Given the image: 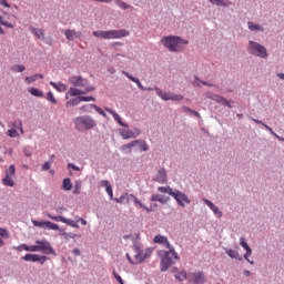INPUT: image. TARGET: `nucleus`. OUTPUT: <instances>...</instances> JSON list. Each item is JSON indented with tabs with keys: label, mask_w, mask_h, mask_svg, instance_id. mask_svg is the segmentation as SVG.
I'll return each instance as SVG.
<instances>
[{
	"label": "nucleus",
	"mask_w": 284,
	"mask_h": 284,
	"mask_svg": "<svg viewBox=\"0 0 284 284\" xmlns=\"http://www.w3.org/2000/svg\"><path fill=\"white\" fill-rule=\"evenodd\" d=\"M209 99H212V101H215L216 103H221V105H225L226 108H232V101L225 100V98L219 94H210Z\"/></svg>",
	"instance_id": "f3484780"
},
{
	"label": "nucleus",
	"mask_w": 284,
	"mask_h": 284,
	"mask_svg": "<svg viewBox=\"0 0 284 284\" xmlns=\"http://www.w3.org/2000/svg\"><path fill=\"white\" fill-rule=\"evenodd\" d=\"M162 45L168 48L170 52H181L183 50V45H187L190 41L184 40L179 36H166L161 39Z\"/></svg>",
	"instance_id": "7ed1b4c3"
},
{
	"label": "nucleus",
	"mask_w": 284,
	"mask_h": 284,
	"mask_svg": "<svg viewBox=\"0 0 284 284\" xmlns=\"http://www.w3.org/2000/svg\"><path fill=\"white\" fill-rule=\"evenodd\" d=\"M248 52L254 57H261V59H267V49L258 42L252 40L248 41Z\"/></svg>",
	"instance_id": "0eeeda50"
},
{
	"label": "nucleus",
	"mask_w": 284,
	"mask_h": 284,
	"mask_svg": "<svg viewBox=\"0 0 284 284\" xmlns=\"http://www.w3.org/2000/svg\"><path fill=\"white\" fill-rule=\"evenodd\" d=\"M122 73L124 74V77L130 79V81H132L133 83L136 81V78H134L132 74L128 73L126 71H123Z\"/></svg>",
	"instance_id": "0e129e2a"
},
{
	"label": "nucleus",
	"mask_w": 284,
	"mask_h": 284,
	"mask_svg": "<svg viewBox=\"0 0 284 284\" xmlns=\"http://www.w3.org/2000/svg\"><path fill=\"white\" fill-rule=\"evenodd\" d=\"M0 24L1 26H4L6 28H14V24L8 22V21H4L2 17H0Z\"/></svg>",
	"instance_id": "6e6d98bb"
},
{
	"label": "nucleus",
	"mask_w": 284,
	"mask_h": 284,
	"mask_svg": "<svg viewBox=\"0 0 284 284\" xmlns=\"http://www.w3.org/2000/svg\"><path fill=\"white\" fill-rule=\"evenodd\" d=\"M0 236L2 239H10V232H8V230L0 227Z\"/></svg>",
	"instance_id": "603ef678"
},
{
	"label": "nucleus",
	"mask_w": 284,
	"mask_h": 284,
	"mask_svg": "<svg viewBox=\"0 0 284 284\" xmlns=\"http://www.w3.org/2000/svg\"><path fill=\"white\" fill-rule=\"evenodd\" d=\"M32 247L33 245L21 244L18 247H16V250H18V252H21L23 250L24 252H32Z\"/></svg>",
	"instance_id": "58836bf2"
},
{
	"label": "nucleus",
	"mask_w": 284,
	"mask_h": 284,
	"mask_svg": "<svg viewBox=\"0 0 284 284\" xmlns=\"http://www.w3.org/2000/svg\"><path fill=\"white\" fill-rule=\"evenodd\" d=\"M68 41H74V39H81L83 33L81 31H77L74 29H67L63 31Z\"/></svg>",
	"instance_id": "2eb2a0df"
},
{
	"label": "nucleus",
	"mask_w": 284,
	"mask_h": 284,
	"mask_svg": "<svg viewBox=\"0 0 284 284\" xmlns=\"http://www.w3.org/2000/svg\"><path fill=\"white\" fill-rule=\"evenodd\" d=\"M154 243H159L160 245H165L166 250H160L158 251V256L161 258L160 265H161V272H168L175 261H179V253H176V250H174V246H171L170 241L168 240V236L165 235H155L153 239Z\"/></svg>",
	"instance_id": "f257e3e1"
},
{
	"label": "nucleus",
	"mask_w": 284,
	"mask_h": 284,
	"mask_svg": "<svg viewBox=\"0 0 284 284\" xmlns=\"http://www.w3.org/2000/svg\"><path fill=\"white\" fill-rule=\"evenodd\" d=\"M122 73L124 74V77L130 79V81H132L133 83L136 81V78H134L132 74L128 73L126 71H123Z\"/></svg>",
	"instance_id": "680f3d73"
},
{
	"label": "nucleus",
	"mask_w": 284,
	"mask_h": 284,
	"mask_svg": "<svg viewBox=\"0 0 284 284\" xmlns=\"http://www.w3.org/2000/svg\"><path fill=\"white\" fill-rule=\"evenodd\" d=\"M3 185L7 187H14V180L10 176V173H7L6 178L2 180Z\"/></svg>",
	"instance_id": "c85d7f7f"
},
{
	"label": "nucleus",
	"mask_w": 284,
	"mask_h": 284,
	"mask_svg": "<svg viewBox=\"0 0 284 284\" xmlns=\"http://www.w3.org/2000/svg\"><path fill=\"white\" fill-rule=\"evenodd\" d=\"M116 6L119 8H121V10H129V8H132L131 6H128V3L121 1V0H116Z\"/></svg>",
	"instance_id": "49530a36"
},
{
	"label": "nucleus",
	"mask_w": 284,
	"mask_h": 284,
	"mask_svg": "<svg viewBox=\"0 0 284 284\" xmlns=\"http://www.w3.org/2000/svg\"><path fill=\"white\" fill-rule=\"evenodd\" d=\"M69 83H71V85L73 88H85V85H88V81L85 79L81 78V75L70 77Z\"/></svg>",
	"instance_id": "4468645a"
},
{
	"label": "nucleus",
	"mask_w": 284,
	"mask_h": 284,
	"mask_svg": "<svg viewBox=\"0 0 284 284\" xmlns=\"http://www.w3.org/2000/svg\"><path fill=\"white\" fill-rule=\"evenodd\" d=\"M182 110H183V112H189L190 114H193L194 116H201V113H199L197 111H194L187 106H183Z\"/></svg>",
	"instance_id": "de8ad7c7"
},
{
	"label": "nucleus",
	"mask_w": 284,
	"mask_h": 284,
	"mask_svg": "<svg viewBox=\"0 0 284 284\" xmlns=\"http://www.w3.org/2000/svg\"><path fill=\"white\" fill-rule=\"evenodd\" d=\"M132 148H136V142L132 141L131 143L124 144L121 146V150L125 154H130L132 152Z\"/></svg>",
	"instance_id": "bb28decb"
},
{
	"label": "nucleus",
	"mask_w": 284,
	"mask_h": 284,
	"mask_svg": "<svg viewBox=\"0 0 284 284\" xmlns=\"http://www.w3.org/2000/svg\"><path fill=\"white\" fill-rule=\"evenodd\" d=\"M37 79H43V74L38 73V74L27 77L24 79V82L27 83V85H30V84L34 83V81H37Z\"/></svg>",
	"instance_id": "a878e982"
},
{
	"label": "nucleus",
	"mask_w": 284,
	"mask_h": 284,
	"mask_svg": "<svg viewBox=\"0 0 284 284\" xmlns=\"http://www.w3.org/2000/svg\"><path fill=\"white\" fill-rule=\"evenodd\" d=\"M48 217L51 219V221H55L57 223H65V225H69L70 227H75V230H79V224L73 220L65 219L61 215H52V214H48Z\"/></svg>",
	"instance_id": "9b49d317"
},
{
	"label": "nucleus",
	"mask_w": 284,
	"mask_h": 284,
	"mask_svg": "<svg viewBox=\"0 0 284 284\" xmlns=\"http://www.w3.org/2000/svg\"><path fill=\"white\" fill-rule=\"evenodd\" d=\"M47 100H49L50 103L57 104V98H54V94L52 93V91L48 92Z\"/></svg>",
	"instance_id": "3c124183"
},
{
	"label": "nucleus",
	"mask_w": 284,
	"mask_h": 284,
	"mask_svg": "<svg viewBox=\"0 0 284 284\" xmlns=\"http://www.w3.org/2000/svg\"><path fill=\"white\" fill-rule=\"evenodd\" d=\"M133 83H136L138 88H140V90H149L152 91V88L145 89L143 88V84H141V80L135 79V81Z\"/></svg>",
	"instance_id": "13d9d810"
},
{
	"label": "nucleus",
	"mask_w": 284,
	"mask_h": 284,
	"mask_svg": "<svg viewBox=\"0 0 284 284\" xmlns=\"http://www.w3.org/2000/svg\"><path fill=\"white\" fill-rule=\"evenodd\" d=\"M79 103H81V98L80 95H78V98L71 99L69 100L65 105L67 108H74V105H79Z\"/></svg>",
	"instance_id": "72a5a7b5"
},
{
	"label": "nucleus",
	"mask_w": 284,
	"mask_h": 284,
	"mask_svg": "<svg viewBox=\"0 0 284 284\" xmlns=\"http://www.w3.org/2000/svg\"><path fill=\"white\" fill-rule=\"evenodd\" d=\"M28 92H30L32 97H38V98L43 97V91H41L37 88H29Z\"/></svg>",
	"instance_id": "c9c22d12"
},
{
	"label": "nucleus",
	"mask_w": 284,
	"mask_h": 284,
	"mask_svg": "<svg viewBox=\"0 0 284 284\" xmlns=\"http://www.w3.org/2000/svg\"><path fill=\"white\" fill-rule=\"evenodd\" d=\"M133 143H136V146L141 150V152H148L150 150V146L143 140H135Z\"/></svg>",
	"instance_id": "393cba45"
},
{
	"label": "nucleus",
	"mask_w": 284,
	"mask_h": 284,
	"mask_svg": "<svg viewBox=\"0 0 284 284\" xmlns=\"http://www.w3.org/2000/svg\"><path fill=\"white\" fill-rule=\"evenodd\" d=\"M93 37L97 39H123V37H130V32L125 29L109 30V31H93Z\"/></svg>",
	"instance_id": "423d86ee"
},
{
	"label": "nucleus",
	"mask_w": 284,
	"mask_h": 284,
	"mask_svg": "<svg viewBox=\"0 0 284 284\" xmlns=\"http://www.w3.org/2000/svg\"><path fill=\"white\" fill-rule=\"evenodd\" d=\"M120 134L122 139L128 140V139H136L139 134H141V131L136 129L135 131H130L125 129H120Z\"/></svg>",
	"instance_id": "dca6fc26"
},
{
	"label": "nucleus",
	"mask_w": 284,
	"mask_h": 284,
	"mask_svg": "<svg viewBox=\"0 0 284 284\" xmlns=\"http://www.w3.org/2000/svg\"><path fill=\"white\" fill-rule=\"evenodd\" d=\"M0 6H3L4 8H10V3H8V0H0Z\"/></svg>",
	"instance_id": "338daca9"
},
{
	"label": "nucleus",
	"mask_w": 284,
	"mask_h": 284,
	"mask_svg": "<svg viewBox=\"0 0 284 284\" xmlns=\"http://www.w3.org/2000/svg\"><path fill=\"white\" fill-rule=\"evenodd\" d=\"M158 192H161L162 194H169L170 196H173L174 190L170 186H159Z\"/></svg>",
	"instance_id": "7c9ffc66"
},
{
	"label": "nucleus",
	"mask_w": 284,
	"mask_h": 284,
	"mask_svg": "<svg viewBox=\"0 0 284 284\" xmlns=\"http://www.w3.org/2000/svg\"><path fill=\"white\" fill-rule=\"evenodd\" d=\"M172 196L181 207H185V205H189L190 203V197H187V195H185L183 192L173 191Z\"/></svg>",
	"instance_id": "f8f14e48"
},
{
	"label": "nucleus",
	"mask_w": 284,
	"mask_h": 284,
	"mask_svg": "<svg viewBox=\"0 0 284 284\" xmlns=\"http://www.w3.org/2000/svg\"><path fill=\"white\" fill-rule=\"evenodd\" d=\"M210 3H212V6H217L221 8H230V6H232V1H227V0H209Z\"/></svg>",
	"instance_id": "4be33fe9"
},
{
	"label": "nucleus",
	"mask_w": 284,
	"mask_h": 284,
	"mask_svg": "<svg viewBox=\"0 0 284 284\" xmlns=\"http://www.w3.org/2000/svg\"><path fill=\"white\" fill-rule=\"evenodd\" d=\"M248 30H251L252 32H263V27H261V24H255L254 22H248Z\"/></svg>",
	"instance_id": "c756f323"
},
{
	"label": "nucleus",
	"mask_w": 284,
	"mask_h": 284,
	"mask_svg": "<svg viewBox=\"0 0 284 284\" xmlns=\"http://www.w3.org/2000/svg\"><path fill=\"white\" fill-rule=\"evenodd\" d=\"M155 92L162 101H183V95L173 92H163L161 89L156 88Z\"/></svg>",
	"instance_id": "1a4fd4ad"
},
{
	"label": "nucleus",
	"mask_w": 284,
	"mask_h": 284,
	"mask_svg": "<svg viewBox=\"0 0 284 284\" xmlns=\"http://www.w3.org/2000/svg\"><path fill=\"white\" fill-rule=\"evenodd\" d=\"M12 72H23L26 71V67L21 65V64H16L11 68Z\"/></svg>",
	"instance_id": "8fccbe9b"
},
{
	"label": "nucleus",
	"mask_w": 284,
	"mask_h": 284,
	"mask_svg": "<svg viewBox=\"0 0 284 284\" xmlns=\"http://www.w3.org/2000/svg\"><path fill=\"white\" fill-rule=\"evenodd\" d=\"M105 112H109V114H112L113 119L116 121V123H119V125H121L122 128H128V124L123 122V120L121 119V115H119V113H116L114 110L105 108Z\"/></svg>",
	"instance_id": "412c9836"
},
{
	"label": "nucleus",
	"mask_w": 284,
	"mask_h": 284,
	"mask_svg": "<svg viewBox=\"0 0 284 284\" xmlns=\"http://www.w3.org/2000/svg\"><path fill=\"white\" fill-rule=\"evenodd\" d=\"M31 30H32V34H34L36 38L45 39V33H44L43 29L32 28Z\"/></svg>",
	"instance_id": "2f4dec72"
},
{
	"label": "nucleus",
	"mask_w": 284,
	"mask_h": 284,
	"mask_svg": "<svg viewBox=\"0 0 284 284\" xmlns=\"http://www.w3.org/2000/svg\"><path fill=\"white\" fill-rule=\"evenodd\" d=\"M122 73L124 74V77L130 79V81H132L133 83L136 81V78H134L132 74L128 73L126 71H123Z\"/></svg>",
	"instance_id": "e2e57ef3"
},
{
	"label": "nucleus",
	"mask_w": 284,
	"mask_h": 284,
	"mask_svg": "<svg viewBox=\"0 0 284 284\" xmlns=\"http://www.w3.org/2000/svg\"><path fill=\"white\" fill-rule=\"evenodd\" d=\"M11 126L13 128V130H20L21 134H23V123L21 122V120L12 122Z\"/></svg>",
	"instance_id": "e433bc0d"
},
{
	"label": "nucleus",
	"mask_w": 284,
	"mask_h": 284,
	"mask_svg": "<svg viewBox=\"0 0 284 284\" xmlns=\"http://www.w3.org/2000/svg\"><path fill=\"white\" fill-rule=\"evenodd\" d=\"M175 278L178 280V281H187V272H185V271H181L180 273H178L176 275H175Z\"/></svg>",
	"instance_id": "a19ab883"
},
{
	"label": "nucleus",
	"mask_w": 284,
	"mask_h": 284,
	"mask_svg": "<svg viewBox=\"0 0 284 284\" xmlns=\"http://www.w3.org/2000/svg\"><path fill=\"white\" fill-rule=\"evenodd\" d=\"M133 203L134 205H139V207H141L142 210H145V212H152V210L145 206V204H143V202H141V200H139V197L136 196L133 199Z\"/></svg>",
	"instance_id": "f704fd0d"
},
{
	"label": "nucleus",
	"mask_w": 284,
	"mask_h": 284,
	"mask_svg": "<svg viewBox=\"0 0 284 284\" xmlns=\"http://www.w3.org/2000/svg\"><path fill=\"white\" fill-rule=\"evenodd\" d=\"M32 252H41L42 254H55L54 248L50 242L45 240L36 241V245H33Z\"/></svg>",
	"instance_id": "6e6552de"
},
{
	"label": "nucleus",
	"mask_w": 284,
	"mask_h": 284,
	"mask_svg": "<svg viewBox=\"0 0 284 284\" xmlns=\"http://www.w3.org/2000/svg\"><path fill=\"white\" fill-rule=\"evenodd\" d=\"M133 258L130 256V254L126 253V258L131 265H141L144 261H148L150 256H152V252H154L153 248H141V244H134L133 245Z\"/></svg>",
	"instance_id": "f03ea898"
},
{
	"label": "nucleus",
	"mask_w": 284,
	"mask_h": 284,
	"mask_svg": "<svg viewBox=\"0 0 284 284\" xmlns=\"http://www.w3.org/2000/svg\"><path fill=\"white\" fill-rule=\"evenodd\" d=\"M204 203L205 205H207V207H210V210H212V212L215 214V216H217V219H221V216H223V212H221V210H219V206L214 205L212 201L204 200Z\"/></svg>",
	"instance_id": "6ab92c4d"
},
{
	"label": "nucleus",
	"mask_w": 284,
	"mask_h": 284,
	"mask_svg": "<svg viewBox=\"0 0 284 284\" xmlns=\"http://www.w3.org/2000/svg\"><path fill=\"white\" fill-rule=\"evenodd\" d=\"M42 170H44V171L50 170V162H44L42 165Z\"/></svg>",
	"instance_id": "774afa93"
},
{
	"label": "nucleus",
	"mask_w": 284,
	"mask_h": 284,
	"mask_svg": "<svg viewBox=\"0 0 284 284\" xmlns=\"http://www.w3.org/2000/svg\"><path fill=\"white\" fill-rule=\"evenodd\" d=\"M245 250V254H244V258L245 261H247V263H250L251 265H254V261H250V257L252 256V247H247V248H244Z\"/></svg>",
	"instance_id": "4c0bfd02"
},
{
	"label": "nucleus",
	"mask_w": 284,
	"mask_h": 284,
	"mask_svg": "<svg viewBox=\"0 0 284 284\" xmlns=\"http://www.w3.org/2000/svg\"><path fill=\"white\" fill-rule=\"evenodd\" d=\"M189 283L193 284H205V273L202 271L193 272L187 274Z\"/></svg>",
	"instance_id": "9d476101"
},
{
	"label": "nucleus",
	"mask_w": 284,
	"mask_h": 284,
	"mask_svg": "<svg viewBox=\"0 0 284 284\" xmlns=\"http://www.w3.org/2000/svg\"><path fill=\"white\" fill-rule=\"evenodd\" d=\"M73 123L78 132H88V130L97 128V121H94L90 115L78 116L74 119Z\"/></svg>",
	"instance_id": "39448f33"
},
{
	"label": "nucleus",
	"mask_w": 284,
	"mask_h": 284,
	"mask_svg": "<svg viewBox=\"0 0 284 284\" xmlns=\"http://www.w3.org/2000/svg\"><path fill=\"white\" fill-rule=\"evenodd\" d=\"M50 85H52V88H54V90H57V92H67L68 91V85L63 84L62 82H54L51 81Z\"/></svg>",
	"instance_id": "5701e85b"
},
{
	"label": "nucleus",
	"mask_w": 284,
	"mask_h": 284,
	"mask_svg": "<svg viewBox=\"0 0 284 284\" xmlns=\"http://www.w3.org/2000/svg\"><path fill=\"white\" fill-rule=\"evenodd\" d=\"M22 258H23V261H30L31 263H37V261L39 258V254L27 253Z\"/></svg>",
	"instance_id": "473e14b6"
},
{
	"label": "nucleus",
	"mask_w": 284,
	"mask_h": 284,
	"mask_svg": "<svg viewBox=\"0 0 284 284\" xmlns=\"http://www.w3.org/2000/svg\"><path fill=\"white\" fill-rule=\"evenodd\" d=\"M81 187H82V182L77 181L75 184H74L73 194H81Z\"/></svg>",
	"instance_id": "a18cd8bd"
},
{
	"label": "nucleus",
	"mask_w": 284,
	"mask_h": 284,
	"mask_svg": "<svg viewBox=\"0 0 284 284\" xmlns=\"http://www.w3.org/2000/svg\"><path fill=\"white\" fill-rule=\"evenodd\" d=\"M102 186L106 189V194H112V185L108 180L102 181Z\"/></svg>",
	"instance_id": "37998d69"
},
{
	"label": "nucleus",
	"mask_w": 284,
	"mask_h": 284,
	"mask_svg": "<svg viewBox=\"0 0 284 284\" xmlns=\"http://www.w3.org/2000/svg\"><path fill=\"white\" fill-rule=\"evenodd\" d=\"M115 203L123 204L125 203V194H122L120 197L114 199Z\"/></svg>",
	"instance_id": "052dcab7"
},
{
	"label": "nucleus",
	"mask_w": 284,
	"mask_h": 284,
	"mask_svg": "<svg viewBox=\"0 0 284 284\" xmlns=\"http://www.w3.org/2000/svg\"><path fill=\"white\" fill-rule=\"evenodd\" d=\"M16 172H17V169L14 168V164H11L9 169L6 171V175L9 174V176H14Z\"/></svg>",
	"instance_id": "09e8293b"
},
{
	"label": "nucleus",
	"mask_w": 284,
	"mask_h": 284,
	"mask_svg": "<svg viewBox=\"0 0 284 284\" xmlns=\"http://www.w3.org/2000/svg\"><path fill=\"white\" fill-rule=\"evenodd\" d=\"M90 92H94V88L87 87L83 90H81L79 88H70L69 91L65 93V99L68 100V99H70V97H80V103L97 101V99L92 95H89V97L83 95V94H90Z\"/></svg>",
	"instance_id": "20e7f679"
},
{
	"label": "nucleus",
	"mask_w": 284,
	"mask_h": 284,
	"mask_svg": "<svg viewBox=\"0 0 284 284\" xmlns=\"http://www.w3.org/2000/svg\"><path fill=\"white\" fill-rule=\"evenodd\" d=\"M240 245L243 247V250H247L250 245H247V242H245V237H240Z\"/></svg>",
	"instance_id": "4d7b16f0"
},
{
	"label": "nucleus",
	"mask_w": 284,
	"mask_h": 284,
	"mask_svg": "<svg viewBox=\"0 0 284 284\" xmlns=\"http://www.w3.org/2000/svg\"><path fill=\"white\" fill-rule=\"evenodd\" d=\"M105 112H109V114H112L113 119L116 121V123H119V125H121L122 128H128V124L123 122V120L121 119V115H119V113H116L114 110L105 108Z\"/></svg>",
	"instance_id": "aec40b11"
},
{
	"label": "nucleus",
	"mask_w": 284,
	"mask_h": 284,
	"mask_svg": "<svg viewBox=\"0 0 284 284\" xmlns=\"http://www.w3.org/2000/svg\"><path fill=\"white\" fill-rule=\"evenodd\" d=\"M32 224L34 225V227H41L42 230H59V224H54L50 221L32 220Z\"/></svg>",
	"instance_id": "ddd939ff"
},
{
	"label": "nucleus",
	"mask_w": 284,
	"mask_h": 284,
	"mask_svg": "<svg viewBox=\"0 0 284 284\" xmlns=\"http://www.w3.org/2000/svg\"><path fill=\"white\" fill-rule=\"evenodd\" d=\"M151 201H158V203H165V199L163 197V195L160 194H153L151 196Z\"/></svg>",
	"instance_id": "c03bdc74"
},
{
	"label": "nucleus",
	"mask_w": 284,
	"mask_h": 284,
	"mask_svg": "<svg viewBox=\"0 0 284 284\" xmlns=\"http://www.w3.org/2000/svg\"><path fill=\"white\" fill-rule=\"evenodd\" d=\"M8 136L11 139H17V136H19V132H17V129L8 130Z\"/></svg>",
	"instance_id": "864d4df0"
},
{
	"label": "nucleus",
	"mask_w": 284,
	"mask_h": 284,
	"mask_svg": "<svg viewBox=\"0 0 284 284\" xmlns=\"http://www.w3.org/2000/svg\"><path fill=\"white\" fill-rule=\"evenodd\" d=\"M62 190H64V192H70V190H72V180H70V178L63 180Z\"/></svg>",
	"instance_id": "cd10ccee"
},
{
	"label": "nucleus",
	"mask_w": 284,
	"mask_h": 284,
	"mask_svg": "<svg viewBox=\"0 0 284 284\" xmlns=\"http://www.w3.org/2000/svg\"><path fill=\"white\" fill-rule=\"evenodd\" d=\"M97 104H84L80 108L82 112H92Z\"/></svg>",
	"instance_id": "ea45409f"
},
{
	"label": "nucleus",
	"mask_w": 284,
	"mask_h": 284,
	"mask_svg": "<svg viewBox=\"0 0 284 284\" xmlns=\"http://www.w3.org/2000/svg\"><path fill=\"white\" fill-rule=\"evenodd\" d=\"M113 276L118 281V283L124 284L123 278H121V275H119V273H116V271H113Z\"/></svg>",
	"instance_id": "bf43d9fd"
},
{
	"label": "nucleus",
	"mask_w": 284,
	"mask_h": 284,
	"mask_svg": "<svg viewBox=\"0 0 284 284\" xmlns=\"http://www.w3.org/2000/svg\"><path fill=\"white\" fill-rule=\"evenodd\" d=\"M69 168H71V170H74L75 172H79L81 170V168L77 166L75 164L69 163Z\"/></svg>",
	"instance_id": "69168bd1"
},
{
	"label": "nucleus",
	"mask_w": 284,
	"mask_h": 284,
	"mask_svg": "<svg viewBox=\"0 0 284 284\" xmlns=\"http://www.w3.org/2000/svg\"><path fill=\"white\" fill-rule=\"evenodd\" d=\"M154 181H156L158 183H168V173L165 172V169H160L158 171Z\"/></svg>",
	"instance_id": "a211bd4d"
},
{
	"label": "nucleus",
	"mask_w": 284,
	"mask_h": 284,
	"mask_svg": "<svg viewBox=\"0 0 284 284\" xmlns=\"http://www.w3.org/2000/svg\"><path fill=\"white\" fill-rule=\"evenodd\" d=\"M226 254L227 256H230V258H235V261H243V256L240 253H237V251L230 248L226 250Z\"/></svg>",
	"instance_id": "b1692460"
},
{
	"label": "nucleus",
	"mask_w": 284,
	"mask_h": 284,
	"mask_svg": "<svg viewBox=\"0 0 284 284\" xmlns=\"http://www.w3.org/2000/svg\"><path fill=\"white\" fill-rule=\"evenodd\" d=\"M50 257L45 256V255H39L38 254V260L37 263H40L41 265H43L45 263V261H49Z\"/></svg>",
	"instance_id": "5fc2aeb1"
},
{
	"label": "nucleus",
	"mask_w": 284,
	"mask_h": 284,
	"mask_svg": "<svg viewBox=\"0 0 284 284\" xmlns=\"http://www.w3.org/2000/svg\"><path fill=\"white\" fill-rule=\"evenodd\" d=\"M134 195L130 193H124V203L130 204L134 203Z\"/></svg>",
	"instance_id": "79ce46f5"
}]
</instances>
